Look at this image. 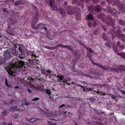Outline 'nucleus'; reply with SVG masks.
Listing matches in <instances>:
<instances>
[{
	"instance_id": "9",
	"label": "nucleus",
	"mask_w": 125,
	"mask_h": 125,
	"mask_svg": "<svg viewBox=\"0 0 125 125\" xmlns=\"http://www.w3.org/2000/svg\"><path fill=\"white\" fill-rule=\"evenodd\" d=\"M4 55L5 57L4 59L6 61L10 59L11 56L10 53L6 51L4 52Z\"/></svg>"
},
{
	"instance_id": "39",
	"label": "nucleus",
	"mask_w": 125,
	"mask_h": 125,
	"mask_svg": "<svg viewBox=\"0 0 125 125\" xmlns=\"http://www.w3.org/2000/svg\"><path fill=\"white\" fill-rule=\"evenodd\" d=\"M97 114L99 115H100L102 114H103L104 113V112H102L101 110H98L96 111Z\"/></svg>"
},
{
	"instance_id": "62",
	"label": "nucleus",
	"mask_w": 125,
	"mask_h": 125,
	"mask_svg": "<svg viewBox=\"0 0 125 125\" xmlns=\"http://www.w3.org/2000/svg\"><path fill=\"white\" fill-rule=\"evenodd\" d=\"M33 119V118H30V119H27V120H28V121H30L31 122H32L31 120H32ZM33 119H34L33 118Z\"/></svg>"
},
{
	"instance_id": "13",
	"label": "nucleus",
	"mask_w": 125,
	"mask_h": 125,
	"mask_svg": "<svg viewBox=\"0 0 125 125\" xmlns=\"http://www.w3.org/2000/svg\"><path fill=\"white\" fill-rule=\"evenodd\" d=\"M59 12L61 14L62 17H65L66 15V12L64 11L62 8H61L60 9Z\"/></svg>"
},
{
	"instance_id": "28",
	"label": "nucleus",
	"mask_w": 125,
	"mask_h": 125,
	"mask_svg": "<svg viewBox=\"0 0 125 125\" xmlns=\"http://www.w3.org/2000/svg\"><path fill=\"white\" fill-rule=\"evenodd\" d=\"M29 103H27L26 101H25L24 103V104H21V106L22 108L24 107V106H26V107L27 108L28 104Z\"/></svg>"
},
{
	"instance_id": "45",
	"label": "nucleus",
	"mask_w": 125,
	"mask_h": 125,
	"mask_svg": "<svg viewBox=\"0 0 125 125\" xmlns=\"http://www.w3.org/2000/svg\"><path fill=\"white\" fill-rule=\"evenodd\" d=\"M51 122V121H48V123L49 124V125H57V124L55 123H50Z\"/></svg>"
},
{
	"instance_id": "40",
	"label": "nucleus",
	"mask_w": 125,
	"mask_h": 125,
	"mask_svg": "<svg viewBox=\"0 0 125 125\" xmlns=\"http://www.w3.org/2000/svg\"><path fill=\"white\" fill-rule=\"evenodd\" d=\"M45 69H44V68L43 69H42L41 70V72L43 74H44L45 75L46 74V72H45Z\"/></svg>"
},
{
	"instance_id": "11",
	"label": "nucleus",
	"mask_w": 125,
	"mask_h": 125,
	"mask_svg": "<svg viewBox=\"0 0 125 125\" xmlns=\"http://www.w3.org/2000/svg\"><path fill=\"white\" fill-rule=\"evenodd\" d=\"M90 60L92 62L93 64L97 65L99 67H100L101 68H102L105 70H106L108 69L107 67H105V66H102L101 64H98L95 63L91 59H90Z\"/></svg>"
},
{
	"instance_id": "7",
	"label": "nucleus",
	"mask_w": 125,
	"mask_h": 125,
	"mask_svg": "<svg viewBox=\"0 0 125 125\" xmlns=\"http://www.w3.org/2000/svg\"><path fill=\"white\" fill-rule=\"evenodd\" d=\"M85 49L88 51L87 52V55L88 57L89 58V60L91 59V58L92 56V54H91V53H95L92 50L91 48H88L87 47L85 48Z\"/></svg>"
},
{
	"instance_id": "61",
	"label": "nucleus",
	"mask_w": 125,
	"mask_h": 125,
	"mask_svg": "<svg viewBox=\"0 0 125 125\" xmlns=\"http://www.w3.org/2000/svg\"><path fill=\"white\" fill-rule=\"evenodd\" d=\"M77 42L78 43L80 44H81V43H82L81 42V41H79V40H77Z\"/></svg>"
},
{
	"instance_id": "26",
	"label": "nucleus",
	"mask_w": 125,
	"mask_h": 125,
	"mask_svg": "<svg viewBox=\"0 0 125 125\" xmlns=\"http://www.w3.org/2000/svg\"><path fill=\"white\" fill-rule=\"evenodd\" d=\"M119 24L122 25H124L125 24V21L123 20H118Z\"/></svg>"
},
{
	"instance_id": "35",
	"label": "nucleus",
	"mask_w": 125,
	"mask_h": 125,
	"mask_svg": "<svg viewBox=\"0 0 125 125\" xmlns=\"http://www.w3.org/2000/svg\"><path fill=\"white\" fill-rule=\"evenodd\" d=\"M68 81V80L67 79H65L64 78V79L63 80V81L62 82V83L61 84H63L64 83H65L68 84H69L67 83V82Z\"/></svg>"
},
{
	"instance_id": "57",
	"label": "nucleus",
	"mask_w": 125,
	"mask_h": 125,
	"mask_svg": "<svg viewBox=\"0 0 125 125\" xmlns=\"http://www.w3.org/2000/svg\"><path fill=\"white\" fill-rule=\"evenodd\" d=\"M31 79L30 80V81H29V82L30 83H32L33 81V79L31 78Z\"/></svg>"
},
{
	"instance_id": "15",
	"label": "nucleus",
	"mask_w": 125,
	"mask_h": 125,
	"mask_svg": "<svg viewBox=\"0 0 125 125\" xmlns=\"http://www.w3.org/2000/svg\"><path fill=\"white\" fill-rule=\"evenodd\" d=\"M117 46H119L120 45V42L118 41L117 42ZM113 49H114V50L115 51V52L117 54L118 53L117 52H118L119 50L117 48V46H116V48L115 47V46L113 45Z\"/></svg>"
},
{
	"instance_id": "49",
	"label": "nucleus",
	"mask_w": 125,
	"mask_h": 125,
	"mask_svg": "<svg viewBox=\"0 0 125 125\" xmlns=\"http://www.w3.org/2000/svg\"><path fill=\"white\" fill-rule=\"evenodd\" d=\"M7 112V111L5 110L4 111H3L2 113L4 114L5 115H6Z\"/></svg>"
},
{
	"instance_id": "47",
	"label": "nucleus",
	"mask_w": 125,
	"mask_h": 125,
	"mask_svg": "<svg viewBox=\"0 0 125 125\" xmlns=\"http://www.w3.org/2000/svg\"><path fill=\"white\" fill-rule=\"evenodd\" d=\"M3 11L4 12H8V11H7V8L3 9Z\"/></svg>"
},
{
	"instance_id": "64",
	"label": "nucleus",
	"mask_w": 125,
	"mask_h": 125,
	"mask_svg": "<svg viewBox=\"0 0 125 125\" xmlns=\"http://www.w3.org/2000/svg\"><path fill=\"white\" fill-rule=\"evenodd\" d=\"M64 3L65 6H67V5L68 3L66 1Z\"/></svg>"
},
{
	"instance_id": "51",
	"label": "nucleus",
	"mask_w": 125,
	"mask_h": 125,
	"mask_svg": "<svg viewBox=\"0 0 125 125\" xmlns=\"http://www.w3.org/2000/svg\"><path fill=\"white\" fill-rule=\"evenodd\" d=\"M38 11H35V15L36 16V17L37 16L38 17Z\"/></svg>"
},
{
	"instance_id": "18",
	"label": "nucleus",
	"mask_w": 125,
	"mask_h": 125,
	"mask_svg": "<svg viewBox=\"0 0 125 125\" xmlns=\"http://www.w3.org/2000/svg\"><path fill=\"white\" fill-rule=\"evenodd\" d=\"M96 92L98 94H101V95H111L112 94H108L107 93H105L101 91H98L97 90V91Z\"/></svg>"
},
{
	"instance_id": "48",
	"label": "nucleus",
	"mask_w": 125,
	"mask_h": 125,
	"mask_svg": "<svg viewBox=\"0 0 125 125\" xmlns=\"http://www.w3.org/2000/svg\"><path fill=\"white\" fill-rule=\"evenodd\" d=\"M45 48L47 49L52 50V47H50L49 46H46Z\"/></svg>"
},
{
	"instance_id": "41",
	"label": "nucleus",
	"mask_w": 125,
	"mask_h": 125,
	"mask_svg": "<svg viewBox=\"0 0 125 125\" xmlns=\"http://www.w3.org/2000/svg\"><path fill=\"white\" fill-rule=\"evenodd\" d=\"M40 99L39 98L37 97H35L32 100L33 101H37L39 100Z\"/></svg>"
},
{
	"instance_id": "25",
	"label": "nucleus",
	"mask_w": 125,
	"mask_h": 125,
	"mask_svg": "<svg viewBox=\"0 0 125 125\" xmlns=\"http://www.w3.org/2000/svg\"><path fill=\"white\" fill-rule=\"evenodd\" d=\"M118 8L120 9L121 10H124H124V11L123 12V13H124V12H125V8L123 6V5L121 4L120 3V4L118 6Z\"/></svg>"
},
{
	"instance_id": "1",
	"label": "nucleus",
	"mask_w": 125,
	"mask_h": 125,
	"mask_svg": "<svg viewBox=\"0 0 125 125\" xmlns=\"http://www.w3.org/2000/svg\"><path fill=\"white\" fill-rule=\"evenodd\" d=\"M98 17L102 19V21L103 22H106L105 23L106 27L104 26H102L103 29L105 31H106V30L108 31H110L108 28H113V30H111V29H110V31L108 32V33L110 32L111 34L113 40L117 36H118V37L121 39L122 41L124 40L125 35L123 34L119 33L120 32L119 27L117 26L115 27H114L115 25V21L114 19H112L111 16L107 18L106 17L103 13L100 14L98 15Z\"/></svg>"
},
{
	"instance_id": "38",
	"label": "nucleus",
	"mask_w": 125,
	"mask_h": 125,
	"mask_svg": "<svg viewBox=\"0 0 125 125\" xmlns=\"http://www.w3.org/2000/svg\"><path fill=\"white\" fill-rule=\"evenodd\" d=\"M76 19L77 21H79L81 20L80 16L79 15H76Z\"/></svg>"
},
{
	"instance_id": "63",
	"label": "nucleus",
	"mask_w": 125,
	"mask_h": 125,
	"mask_svg": "<svg viewBox=\"0 0 125 125\" xmlns=\"http://www.w3.org/2000/svg\"><path fill=\"white\" fill-rule=\"evenodd\" d=\"M66 106L67 108H71V106L69 105H67Z\"/></svg>"
},
{
	"instance_id": "37",
	"label": "nucleus",
	"mask_w": 125,
	"mask_h": 125,
	"mask_svg": "<svg viewBox=\"0 0 125 125\" xmlns=\"http://www.w3.org/2000/svg\"><path fill=\"white\" fill-rule=\"evenodd\" d=\"M19 116V115L18 114H17L15 115H13L12 116L13 118L15 119H17L18 118Z\"/></svg>"
},
{
	"instance_id": "14",
	"label": "nucleus",
	"mask_w": 125,
	"mask_h": 125,
	"mask_svg": "<svg viewBox=\"0 0 125 125\" xmlns=\"http://www.w3.org/2000/svg\"><path fill=\"white\" fill-rule=\"evenodd\" d=\"M46 23L43 24L42 23H39L38 24L37 27V30L38 29H42L44 26L45 25Z\"/></svg>"
},
{
	"instance_id": "50",
	"label": "nucleus",
	"mask_w": 125,
	"mask_h": 125,
	"mask_svg": "<svg viewBox=\"0 0 125 125\" xmlns=\"http://www.w3.org/2000/svg\"><path fill=\"white\" fill-rule=\"evenodd\" d=\"M58 47L57 46V45L54 47H52V50H54L56 49H57V48Z\"/></svg>"
},
{
	"instance_id": "55",
	"label": "nucleus",
	"mask_w": 125,
	"mask_h": 125,
	"mask_svg": "<svg viewBox=\"0 0 125 125\" xmlns=\"http://www.w3.org/2000/svg\"><path fill=\"white\" fill-rule=\"evenodd\" d=\"M76 62V60H75L73 59V60L72 62V63L73 62L74 63L73 65H74L76 64V63H75Z\"/></svg>"
},
{
	"instance_id": "4",
	"label": "nucleus",
	"mask_w": 125,
	"mask_h": 125,
	"mask_svg": "<svg viewBox=\"0 0 125 125\" xmlns=\"http://www.w3.org/2000/svg\"><path fill=\"white\" fill-rule=\"evenodd\" d=\"M48 0L49 1L47 3L48 5L52 7L51 9L52 11H57L58 9L57 6L56 5L52 6V3L53 0Z\"/></svg>"
},
{
	"instance_id": "29",
	"label": "nucleus",
	"mask_w": 125,
	"mask_h": 125,
	"mask_svg": "<svg viewBox=\"0 0 125 125\" xmlns=\"http://www.w3.org/2000/svg\"><path fill=\"white\" fill-rule=\"evenodd\" d=\"M22 1L21 0H19L14 3V6H17L20 4L22 3Z\"/></svg>"
},
{
	"instance_id": "5",
	"label": "nucleus",
	"mask_w": 125,
	"mask_h": 125,
	"mask_svg": "<svg viewBox=\"0 0 125 125\" xmlns=\"http://www.w3.org/2000/svg\"><path fill=\"white\" fill-rule=\"evenodd\" d=\"M19 47L18 49L19 52L18 53L19 55L18 57L20 59H23L25 57L23 50L20 46H19Z\"/></svg>"
},
{
	"instance_id": "22",
	"label": "nucleus",
	"mask_w": 125,
	"mask_h": 125,
	"mask_svg": "<svg viewBox=\"0 0 125 125\" xmlns=\"http://www.w3.org/2000/svg\"><path fill=\"white\" fill-rule=\"evenodd\" d=\"M87 19L90 20H93L94 19L92 15L91 14H88L87 15Z\"/></svg>"
},
{
	"instance_id": "12",
	"label": "nucleus",
	"mask_w": 125,
	"mask_h": 125,
	"mask_svg": "<svg viewBox=\"0 0 125 125\" xmlns=\"http://www.w3.org/2000/svg\"><path fill=\"white\" fill-rule=\"evenodd\" d=\"M10 109L12 111H19V112H22L23 111L22 109L18 108L17 106H15L13 107H11Z\"/></svg>"
},
{
	"instance_id": "56",
	"label": "nucleus",
	"mask_w": 125,
	"mask_h": 125,
	"mask_svg": "<svg viewBox=\"0 0 125 125\" xmlns=\"http://www.w3.org/2000/svg\"><path fill=\"white\" fill-rule=\"evenodd\" d=\"M14 100H14L13 99H11L10 100V103H11V104H12L13 101Z\"/></svg>"
},
{
	"instance_id": "60",
	"label": "nucleus",
	"mask_w": 125,
	"mask_h": 125,
	"mask_svg": "<svg viewBox=\"0 0 125 125\" xmlns=\"http://www.w3.org/2000/svg\"><path fill=\"white\" fill-rule=\"evenodd\" d=\"M28 92L30 93H31V91L28 88Z\"/></svg>"
},
{
	"instance_id": "53",
	"label": "nucleus",
	"mask_w": 125,
	"mask_h": 125,
	"mask_svg": "<svg viewBox=\"0 0 125 125\" xmlns=\"http://www.w3.org/2000/svg\"><path fill=\"white\" fill-rule=\"evenodd\" d=\"M97 23L96 21H95L94 22V27H95V26H96Z\"/></svg>"
},
{
	"instance_id": "20",
	"label": "nucleus",
	"mask_w": 125,
	"mask_h": 125,
	"mask_svg": "<svg viewBox=\"0 0 125 125\" xmlns=\"http://www.w3.org/2000/svg\"><path fill=\"white\" fill-rule=\"evenodd\" d=\"M65 10L67 11L68 14L69 15H72V13L71 12V6H69L67 9V8L65 9Z\"/></svg>"
},
{
	"instance_id": "46",
	"label": "nucleus",
	"mask_w": 125,
	"mask_h": 125,
	"mask_svg": "<svg viewBox=\"0 0 125 125\" xmlns=\"http://www.w3.org/2000/svg\"><path fill=\"white\" fill-rule=\"evenodd\" d=\"M5 83L6 85L8 87H10V85H8L7 80L6 79H5Z\"/></svg>"
},
{
	"instance_id": "6",
	"label": "nucleus",
	"mask_w": 125,
	"mask_h": 125,
	"mask_svg": "<svg viewBox=\"0 0 125 125\" xmlns=\"http://www.w3.org/2000/svg\"><path fill=\"white\" fill-rule=\"evenodd\" d=\"M107 1L110 4L113 2V5H115L116 6H118L120 3L119 0H105Z\"/></svg>"
},
{
	"instance_id": "30",
	"label": "nucleus",
	"mask_w": 125,
	"mask_h": 125,
	"mask_svg": "<svg viewBox=\"0 0 125 125\" xmlns=\"http://www.w3.org/2000/svg\"><path fill=\"white\" fill-rule=\"evenodd\" d=\"M99 33V30L95 29L93 32V34L94 35H98Z\"/></svg>"
},
{
	"instance_id": "10",
	"label": "nucleus",
	"mask_w": 125,
	"mask_h": 125,
	"mask_svg": "<svg viewBox=\"0 0 125 125\" xmlns=\"http://www.w3.org/2000/svg\"><path fill=\"white\" fill-rule=\"evenodd\" d=\"M57 46L58 47H60L62 48H66L68 50H69L71 51H73V49L72 48H71L70 47L67 45L59 44L57 45Z\"/></svg>"
},
{
	"instance_id": "2",
	"label": "nucleus",
	"mask_w": 125,
	"mask_h": 125,
	"mask_svg": "<svg viewBox=\"0 0 125 125\" xmlns=\"http://www.w3.org/2000/svg\"><path fill=\"white\" fill-rule=\"evenodd\" d=\"M25 64V62L24 61H18L13 59L9 64V69L7 71L10 75H13V73L24 71L25 68L24 66Z\"/></svg>"
},
{
	"instance_id": "27",
	"label": "nucleus",
	"mask_w": 125,
	"mask_h": 125,
	"mask_svg": "<svg viewBox=\"0 0 125 125\" xmlns=\"http://www.w3.org/2000/svg\"><path fill=\"white\" fill-rule=\"evenodd\" d=\"M118 69L120 70H123L125 71V66L121 65L118 68Z\"/></svg>"
},
{
	"instance_id": "34",
	"label": "nucleus",
	"mask_w": 125,
	"mask_h": 125,
	"mask_svg": "<svg viewBox=\"0 0 125 125\" xmlns=\"http://www.w3.org/2000/svg\"><path fill=\"white\" fill-rule=\"evenodd\" d=\"M46 92L49 95L50 97V95L51 94V92L48 89H47L46 91Z\"/></svg>"
},
{
	"instance_id": "31",
	"label": "nucleus",
	"mask_w": 125,
	"mask_h": 125,
	"mask_svg": "<svg viewBox=\"0 0 125 125\" xmlns=\"http://www.w3.org/2000/svg\"><path fill=\"white\" fill-rule=\"evenodd\" d=\"M117 54L118 55H120L122 57L125 59V53H117Z\"/></svg>"
},
{
	"instance_id": "42",
	"label": "nucleus",
	"mask_w": 125,
	"mask_h": 125,
	"mask_svg": "<svg viewBox=\"0 0 125 125\" xmlns=\"http://www.w3.org/2000/svg\"><path fill=\"white\" fill-rule=\"evenodd\" d=\"M88 26L90 27H91L92 25V23L91 22H89L88 23Z\"/></svg>"
},
{
	"instance_id": "59",
	"label": "nucleus",
	"mask_w": 125,
	"mask_h": 125,
	"mask_svg": "<svg viewBox=\"0 0 125 125\" xmlns=\"http://www.w3.org/2000/svg\"><path fill=\"white\" fill-rule=\"evenodd\" d=\"M67 112L66 111H63L62 112V114L63 115H64Z\"/></svg>"
},
{
	"instance_id": "23",
	"label": "nucleus",
	"mask_w": 125,
	"mask_h": 125,
	"mask_svg": "<svg viewBox=\"0 0 125 125\" xmlns=\"http://www.w3.org/2000/svg\"><path fill=\"white\" fill-rule=\"evenodd\" d=\"M31 53L32 54L31 55V56H32V57H34V58H33V57H32V60H34V59L36 60H37V61H38V59L37 58V57L36 56V55H35L34 54V53H33V52H31ZM37 62L38 61H37Z\"/></svg>"
},
{
	"instance_id": "19",
	"label": "nucleus",
	"mask_w": 125,
	"mask_h": 125,
	"mask_svg": "<svg viewBox=\"0 0 125 125\" xmlns=\"http://www.w3.org/2000/svg\"><path fill=\"white\" fill-rule=\"evenodd\" d=\"M6 61L4 58L0 56V65H1L5 63Z\"/></svg>"
},
{
	"instance_id": "32",
	"label": "nucleus",
	"mask_w": 125,
	"mask_h": 125,
	"mask_svg": "<svg viewBox=\"0 0 125 125\" xmlns=\"http://www.w3.org/2000/svg\"><path fill=\"white\" fill-rule=\"evenodd\" d=\"M103 37L104 40L106 41L108 40L107 38L106 35V34L105 33H103Z\"/></svg>"
},
{
	"instance_id": "33",
	"label": "nucleus",
	"mask_w": 125,
	"mask_h": 125,
	"mask_svg": "<svg viewBox=\"0 0 125 125\" xmlns=\"http://www.w3.org/2000/svg\"><path fill=\"white\" fill-rule=\"evenodd\" d=\"M32 21L37 23L38 21V17L36 16L35 18H34Z\"/></svg>"
},
{
	"instance_id": "44",
	"label": "nucleus",
	"mask_w": 125,
	"mask_h": 125,
	"mask_svg": "<svg viewBox=\"0 0 125 125\" xmlns=\"http://www.w3.org/2000/svg\"><path fill=\"white\" fill-rule=\"evenodd\" d=\"M89 99L91 101L92 103L95 100V99L92 98H89Z\"/></svg>"
},
{
	"instance_id": "24",
	"label": "nucleus",
	"mask_w": 125,
	"mask_h": 125,
	"mask_svg": "<svg viewBox=\"0 0 125 125\" xmlns=\"http://www.w3.org/2000/svg\"><path fill=\"white\" fill-rule=\"evenodd\" d=\"M45 72H47L46 73V74L45 75V76H48L49 75L50 76H51L52 71L49 69L47 71H46Z\"/></svg>"
},
{
	"instance_id": "36",
	"label": "nucleus",
	"mask_w": 125,
	"mask_h": 125,
	"mask_svg": "<svg viewBox=\"0 0 125 125\" xmlns=\"http://www.w3.org/2000/svg\"><path fill=\"white\" fill-rule=\"evenodd\" d=\"M48 26V25H47L46 24L44 26V27L43 28V29H44V31L46 32H47V27Z\"/></svg>"
},
{
	"instance_id": "52",
	"label": "nucleus",
	"mask_w": 125,
	"mask_h": 125,
	"mask_svg": "<svg viewBox=\"0 0 125 125\" xmlns=\"http://www.w3.org/2000/svg\"><path fill=\"white\" fill-rule=\"evenodd\" d=\"M120 92L122 94H125V92L124 91L122 90H121L120 91Z\"/></svg>"
},
{
	"instance_id": "3",
	"label": "nucleus",
	"mask_w": 125,
	"mask_h": 125,
	"mask_svg": "<svg viewBox=\"0 0 125 125\" xmlns=\"http://www.w3.org/2000/svg\"><path fill=\"white\" fill-rule=\"evenodd\" d=\"M107 10L109 11V12L112 15L114 16H116V14L117 11V10L115 9L111 8L110 7L108 6L107 8Z\"/></svg>"
},
{
	"instance_id": "21",
	"label": "nucleus",
	"mask_w": 125,
	"mask_h": 125,
	"mask_svg": "<svg viewBox=\"0 0 125 125\" xmlns=\"http://www.w3.org/2000/svg\"><path fill=\"white\" fill-rule=\"evenodd\" d=\"M94 10L96 11L100 12L101 11V8L99 5H96L95 7Z\"/></svg>"
},
{
	"instance_id": "54",
	"label": "nucleus",
	"mask_w": 125,
	"mask_h": 125,
	"mask_svg": "<svg viewBox=\"0 0 125 125\" xmlns=\"http://www.w3.org/2000/svg\"><path fill=\"white\" fill-rule=\"evenodd\" d=\"M65 106V104H62L60 106H59V108H62V107L64 106Z\"/></svg>"
},
{
	"instance_id": "43",
	"label": "nucleus",
	"mask_w": 125,
	"mask_h": 125,
	"mask_svg": "<svg viewBox=\"0 0 125 125\" xmlns=\"http://www.w3.org/2000/svg\"><path fill=\"white\" fill-rule=\"evenodd\" d=\"M124 45H123L119 47V49L120 50H124Z\"/></svg>"
},
{
	"instance_id": "58",
	"label": "nucleus",
	"mask_w": 125,
	"mask_h": 125,
	"mask_svg": "<svg viewBox=\"0 0 125 125\" xmlns=\"http://www.w3.org/2000/svg\"><path fill=\"white\" fill-rule=\"evenodd\" d=\"M51 76H56H56H56V75L55 74H51V76H49V78H50V77H51Z\"/></svg>"
},
{
	"instance_id": "8",
	"label": "nucleus",
	"mask_w": 125,
	"mask_h": 125,
	"mask_svg": "<svg viewBox=\"0 0 125 125\" xmlns=\"http://www.w3.org/2000/svg\"><path fill=\"white\" fill-rule=\"evenodd\" d=\"M56 77L57 78V82H59L60 83H62L64 79L63 76L61 74H58L56 76Z\"/></svg>"
},
{
	"instance_id": "16",
	"label": "nucleus",
	"mask_w": 125,
	"mask_h": 125,
	"mask_svg": "<svg viewBox=\"0 0 125 125\" xmlns=\"http://www.w3.org/2000/svg\"><path fill=\"white\" fill-rule=\"evenodd\" d=\"M112 44V43L111 41L109 40L107 42L105 43V45L108 48L110 49L111 47Z\"/></svg>"
},
{
	"instance_id": "17",
	"label": "nucleus",
	"mask_w": 125,
	"mask_h": 125,
	"mask_svg": "<svg viewBox=\"0 0 125 125\" xmlns=\"http://www.w3.org/2000/svg\"><path fill=\"white\" fill-rule=\"evenodd\" d=\"M36 23L32 21L31 24V28L35 30H37V25L36 26H35L36 25Z\"/></svg>"
}]
</instances>
